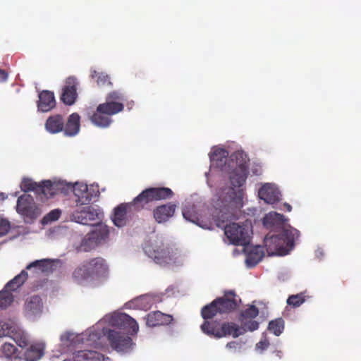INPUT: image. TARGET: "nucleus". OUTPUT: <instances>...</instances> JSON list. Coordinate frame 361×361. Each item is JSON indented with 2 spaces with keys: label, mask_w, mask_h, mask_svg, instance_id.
I'll list each match as a JSON object with an SVG mask.
<instances>
[{
  "label": "nucleus",
  "mask_w": 361,
  "mask_h": 361,
  "mask_svg": "<svg viewBox=\"0 0 361 361\" xmlns=\"http://www.w3.org/2000/svg\"><path fill=\"white\" fill-rule=\"evenodd\" d=\"M248 174V165L240 162L232 171L230 180L233 187H226L218 194L214 207L219 210L218 218H227L235 209L243 206V190L240 188L245 182Z\"/></svg>",
  "instance_id": "1"
},
{
  "label": "nucleus",
  "mask_w": 361,
  "mask_h": 361,
  "mask_svg": "<svg viewBox=\"0 0 361 361\" xmlns=\"http://www.w3.org/2000/svg\"><path fill=\"white\" fill-rule=\"evenodd\" d=\"M173 192L166 187L149 188L144 190L131 202L122 203L114 211L112 221L117 227L126 225L128 218L134 212L142 210L148 203L153 201L170 199Z\"/></svg>",
  "instance_id": "2"
},
{
  "label": "nucleus",
  "mask_w": 361,
  "mask_h": 361,
  "mask_svg": "<svg viewBox=\"0 0 361 361\" xmlns=\"http://www.w3.org/2000/svg\"><path fill=\"white\" fill-rule=\"evenodd\" d=\"M143 250L154 263L161 267H165L176 264L178 257V253L159 237L146 242Z\"/></svg>",
  "instance_id": "3"
},
{
  "label": "nucleus",
  "mask_w": 361,
  "mask_h": 361,
  "mask_svg": "<svg viewBox=\"0 0 361 361\" xmlns=\"http://www.w3.org/2000/svg\"><path fill=\"white\" fill-rule=\"evenodd\" d=\"M299 231L290 227L281 234H268L264 238V245L269 255H286L294 247L295 240L299 238Z\"/></svg>",
  "instance_id": "4"
},
{
  "label": "nucleus",
  "mask_w": 361,
  "mask_h": 361,
  "mask_svg": "<svg viewBox=\"0 0 361 361\" xmlns=\"http://www.w3.org/2000/svg\"><path fill=\"white\" fill-rule=\"evenodd\" d=\"M200 328L203 333L216 338H221L229 335L237 338L243 334L241 329L233 322H224L220 326L216 321H204Z\"/></svg>",
  "instance_id": "5"
},
{
  "label": "nucleus",
  "mask_w": 361,
  "mask_h": 361,
  "mask_svg": "<svg viewBox=\"0 0 361 361\" xmlns=\"http://www.w3.org/2000/svg\"><path fill=\"white\" fill-rule=\"evenodd\" d=\"M16 212L25 221L31 222L41 214V209L32 196L28 194L20 195L17 200Z\"/></svg>",
  "instance_id": "6"
},
{
  "label": "nucleus",
  "mask_w": 361,
  "mask_h": 361,
  "mask_svg": "<svg viewBox=\"0 0 361 361\" xmlns=\"http://www.w3.org/2000/svg\"><path fill=\"white\" fill-rule=\"evenodd\" d=\"M250 228L248 224L231 223L225 226L224 233L230 243L235 245H246L250 243Z\"/></svg>",
  "instance_id": "7"
},
{
  "label": "nucleus",
  "mask_w": 361,
  "mask_h": 361,
  "mask_svg": "<svg viewBox=\"0 0 361 361\" xmlns=\"http://www.w3.org/2000/svg\"><path fill=\"white\" fill-rule=\"evenodd\" d=\"M109 235V227L103 224H97L94 229L88 233L82 240L80 249L88 252L96 247L102 241H105Z\"/></svg>",
  "instance_id": "8"
},
{
  "label": "nucleus",
  "mask_w": 361,
  "mask_h": 361,
  "mask_svg": "<svg viewBox=\"0 0 361 361\" xmlns=\"http://www.w3.org/2000/svg\"><path fill=\"white\" fill-rule=\"evenodd\" d=\"M73 193L77 200V205H88L93 198L99 195V192L94 185L88 187L87 184L76 183L73 185Z\"/></svg>",
  "instance_id": "9"
},
{
  "label": "nucleus",
  "mask_w": 361,
  "mask_h": 361,
  "mask_svg": "<svg viewBox=\"0 0 361 361\" xmlns=\"http://www.w3.org/2000/svg\"><path fill=\"white\" fill-rule=\"evenodd\" d=\"M106 335L111 348L118 352L126 351L133 345L131 338L121 331L109 329Z\"/></svg>",
  "instance_id": "10"
},
{
  "label": "nucleus",
  "mask_w": 361,
  "mask_h": 361,
  "mask_svg": "<svg viewBox=\"0 0 361 361\" xmlns=\"http://www.w3.org/2000/svg\"><path fill=\"white\" fill-rule=\"evenodd\" d=\"M215 300L220 307L221 314H229L235 311L241 303V299L234 290H226L223 296Z\"/></svg>",
  "instance_id": "11"
},
{
  "label": "nucleus",
  "mask_w": 361,
  "mask_h": 361,
  "mask_svg": "<svg viewBox=\"0 0 361 361\" xmlns=\"http://www.w3.org/2000/svg\"><path fill=\"white\" fill-rule=\"evenodd\" d=\"M77 79L75 77H68L62 88L61 100L66 105H72L75 103L77 97Z\"/></svg>",
  "instance_id": "12"
},
{
  "label": "nucleus",
  "mask_w": 361,
  "mask_h": 361,
  "mask_svg": "<svg viewBox=\"0 0 361 361\" xmlns=\"http://www.w3.org/2000/svg\"><path fill=\"white\" fill-rule=\"evenodd\" d=\"M91 279L106 277L108 274L109 267L102 257H95L85 261Z\"/></svg>",
  "instance_id": "13"
},
{
  "label": "nucleus",
  "mask_w": 361,
  "mask_h": 361,
  "mask_svg": "<svg viewBox=\"0 0 361 361\" xmlns=\"http://www.w3.org/2000/svg\"><path fill=\"white\" fill-rule=\"evenodd\" d=\"M97 211L91 206H87L81 209L75 210L71 217V219L77 223L87 225L90 221H94L98 218Z\"/></svg>",
  "instance_id": "14"
},
{
  "label": "nucleus",
  "mask_w": 361,
  "mask_h": 361,
  "mask_svg": "<svg viewBox=\"0 0 361 361\" xmlns=\"http://www.w3.org/2000/svg\"><path fill=\"white\" fill-rule=\"evenodd\" d=\"M182 213L186 221L195 224L203 228H210V223L208 224L202 219L194 204L185 205L183 208Z\"/></svg>",
  "instance_id": "15"
},
{
  "label": "nucleus",
  "mask_w": 361,
  "mask_h": 361,
  "mask_svg": "<svg viewBox=\"0 0 361 361\" xmlns=\"http://www.w3.org/2000/svg\"><path fill=\"white\" fill-rule=\"evenodd\" d=\"M176 207V204L171 202L157 207L153 210L155 221L159 224L166 222L173 216Z\"/></svg>",
  "instance_id": "16"
},
{
  "label": "nucleus",
  "mask_w": 361,
  "mask_h": 361,
  "mask_svg": "<svg viewBox=\"0 0 361 361\" xmlns=\"http://www.w3.org/2000/svg\"><path fill=\"white\" fill-rule=\"evenodd\" d=\"M260 199L269 204H274L280 200V192L271 183L264 184L258 192Z\"/></svg>",
  "instance_id": "17"
},
{
  "label": "nucleus",
  "mask_w": 361,
  "mask_h": 361,
  "mask_svg": "<svg viewBox=\"0 0 361 361\" xmlns=\"http://www.w3.org/2000/svg\"><path fill=\"white\" fill-rule=\"evenodd\" d=\"M285 221L284 216L276 212H270L262 219L264 226L271 230L283 228Z\"/></svg>",
  "instance_id": "18"
},
{
  "label": "nucleus",
  "mask_w": 361,
  "mask_h": 361,
  "mask_svg": "<svg viewBox=\"0 0 361 361\" xmlns=\"http://www.w3.org/2000/svg\"><path fill=\"white\" fill-rule=\"evenodd\" d=\"M173 321V317L170 314H164L160 311H154L149 313L146 318V324L148 326L154 327L161 325H168Z\"/></svg>",
  "instance_id": "19"
},
{
  "label": "nucleus",
  "mask_w": 361,
  "mask_h": 361,
  "mask_svg": "<svg viewBox=\"0 0 361 361\" xmlns=\"http://www.w3.org/2000/svg\"><path fill=\"white\" fill-rule=\"evenodd\" d=\"M56 106V100L53 92L42 90L39 93L37 107L42 112H47Z\"/></svg>",
  "instance_id": "20"
},
{
  "label": "nucleus",
  "mask_w": 361,
  "mask_h": 361,
  "mask_svg": "<svg viewBox=\"0 0 361 361\" xmlns=\"http://www.w3.org/2000/svg\"><path fill=\"white\" fill-rule=\"evenodd\" d=\"M103 357V355L97 351L83 350L75 352L72 359H66L63 361H100Z\"/></svg>",
  "instance_id": "21"
},
{
  "label": "nucleus",
  "mask_w": 361,
  "mask_h": 361,
  "mask_svg": "<svg viewBox=\"0 0 361 361\" xmlns=\"http://www.w3.org/2000/svg\"><path fill=\"white\" fill-rule=\"evenodd\" d=\"M80 117L77 113L71 114L66 123L63 125V132L66 136H74L79 132L80 130Z\"/></svg>",
  "instance_id": "22"
},
{
  "label": "nucleus",
  "mask_w": 361,
  "mask_h": 361,
  "mask_svg": "<svg viewBox=\"0 0 361 361\" xmlns=\"http://www.w3.org/2000/svg\"><path fill=\"white\" fill-rule=\"evenodd\" d=\"M64 119L62 116L56 114L49 116L45 123V128L50 133L63 132Z\"/></svg>",
  "instance_id": "23"
},
{
  "label": "nucleus",
  "mask_w": 361,
  "mask_h": 361,
  "mask_svg": "<svg viewBox=\"0 0 361 361\" xmlns=\"http://www.w3.org/2000/svg\"><path fill=\"white\" fill-rule=\"evenodd\" d=\"M42 299L38 295H34L27 300L25 304V312L30 315H36L42 312Z\"/></svg>",
  "instance_id": "24"
},
{
  "label": "nucleus",
  "mask_w": 361,
  "mask_h": 361,
  "mask_svg": "<svg viewBox=\"0 0 361 361\" xmlns=\"http://www.w3.org/2000/svg\"><path fill=\"white\" fill-rule=\"evenodd\" d=\"M52 262L48 259H42L39 260H35L30 263L27 267V270L34 269V271L36 274L39 273H48L52 269Z\"/></svg>",
  "instance_id": "25"
},
{
  "label": "nucleus",
  "mask_w": 361,
  "mask_h": 361,
  "mask_svg": "<svg viewBox=\"0 0 361 361\" xmlns=\"http://www.w3.org/2000/svg\"><path fill=\"white\" fill-rule=\"evenodd\" d=\"M90 120L95 126L99 128H107L110 126L112 122V119L103 111L99 110L97 106L96 111L91 116Z\"/></svg>",
  "instance_id": "26"
},
{
  "label": "nucleus",
  "mask_w": 361,
  "mask_h": 361,
  "mask_svg": "<svg viewBox=\"0 0 361 361\" xmlns=\"http://www.w3.org/2000/svg\"><path fill=\"white\" fill-rule=\"evenodd\" d=\"M99 110L103 111L109 117L121 112L124 109L123 102H112L106 99L104 103L98 105Z\"/></svg>",
  "instance_id": "27"
},
{
  "label": "nucleus",
  "mask_w": 361,
  "mask_h": 361,
  "mask_svg": "<svg viewBox=\"0 0 361 361\" xmlns=\"http://www.w3.org/2000/svg\"><path fill=\"white\" fill-rule=\"evenodd\" d=\"M264 252L260 246L252 247L246 255V264L250 267L256 266L262 259Z\"/></svg>",
  "instance_id": "28"
},
{
  "label": "nucleus",
  "mask_w": 361,
  "mask_h": 361,
  "mask_svg": "<svg viewBox=\"0 0 361 361\" xmlns=\"http://www.w3.org/2000/svg\"><path fill=\"white\" fill-rule=\"evenodd\" d=\"M6 336L12 338L15 343L21 348H25L28 344L27 336L23 331L15 327L9 328Z\"/></svg>",
  "instance_id": "29"
},
{
  "label": "nucleus",
  "mask_w": 361,
  "mask_h": 361,
  "mask_svg": "<svg viewBox=\"0 0 361 361\" xmlns=\"http://www.w3.org/2000/svg\"><path fill=\"white\" fill-rule=\"evenodd\" d=\"M217 314H221L220 307L219 305H217L216 300H214L209 304L206 305L201 310V316L204 319V321H208V319H213Z\"/></svg>",
  "instance_id": "30"
},
{
  "label": "nucleus",
  "mask_w": 361,
  "mask_h": 361,
  "mask_svg": "<svg viewBox=\"0 0 361 361\" xmlns=\"http://www.w3.org/2000/svg\"><path fill=\"white\" fill-rule=\"evenodd\" d=\"M117 322L123 326L128 328L132 335L136 334L139 330L137 322L127 314H121L117 317Z\"/></svg>",
  "instance_id": "31"
},
{
  "label": "nucleus",
  "mask_w": 361,
  "mask_h": 361,
  "mask_svg": "<svg viewBox=\"0 0 361 361\" xmlns=\"http://www.w3.org/2000/svg\"><path fill=\"white\" fill-rule=\"evenodd\" d=\"M73 278L77 283L82 281L91 278L88 267L85 262L77 267L73 272Z\"/></svg>",
  "instance_id": "32"
},
{
  "label": "nucleus",
  "mask_w": 361,
  "mask_h": 361,
  "mask_svg": "<svg viewBox=\"0 0 361 361\" xmlns=\"http://www.w3.org/2000/svg\"><path fill=\"white\" fill-rule=\"evenodd\" d=\"M44 348L39 345H32L24 353L27 361H37L43 355Z\"/></svg>",
  "instance_id": "33"
},
{
  "label": "nucleus",
  "mask_w": 361,
  "mask_h": 361,
  "mask_svg": "<svg viewBox=\"0 0 361 361\" xmlns=\"http://www.w3.org/2000/svg\"><path fill=\"white\" fill-rule=\"evenodd\" d=\"M27 271L25 270H23L19 274L7 283L5 286L10 290L14 291L24 283L27 279Z\"/></svg>",
  "instance_id": "34"
},
{
  "label": "nucleus",
  "mask_w": 361,
  "mask_h": 361,
  "mask_svg": "<svg viewBox=\"0 0 361 361\" xmlns=\"http://www.w3.org/2000/svg\"><path fill=\"white\" fill-rule=\"evenodd\" d=\"M37 194H42L47 198L51 197L54 195V185L51 180H44L38 183Z\"/></svg>",
  "instance_id": "35"
},
{
  "label": "nucleus",
  "mask_w": 361,
  "mask_h": 361,
  "mask_svg": "<svg viewBox=\"0 0 361 361\" xmlns=\"http://www.w3.org/2000/svg\"><path fill=\"white\" fill-rule=\"evenodd\" d=\"M13 302V295L12 291L5 286L0 291V309H6Z\"/></svg>",
  "instance_id": "36"
},
{
  "label": "nucleus",
  "mask_w": 361,
  "mask_h": 361,
  "mask_svg": "<svg viewBox=\"0 0 361 361\" xmlns=\"http://www.w3.org/2000/svg\"><path fill=\"white\" fill-rule=\"evenodd\" d=\"M90 77L92 79H96V82L98 86H107L111 85L109 76L104 73H99L95 70L91 71Z\"/></svg>",
  "instance_id": "37"
},
{
  "label": "nucleus",
  "mask_w": 361,
  "mask_h": 361,
  "mask_svg": "<svg viewBox=\"0 0 361 361\" xmlns=\"http://www.w3.org/2000/svg\"><path fill=\"white\" fill-rule=\"evenodd\" d=\"M268 329L274 335L279 336L284 330V321L282 318H277L269 322Z\"/></svg>",
  "instance_id": "38"
},
{
  "label": "nucleus",
  "mask_w": 361,
  "mask_h": 361,
  "mask_svg": "<svg viewBox=\"0 0 361 361\" xmlns=\"http://www.w3.org/2000/svg\"><path fill=\"white\" fill-rule=\"evenodd\" d=\"M258 314V308L255 305H250L247 309L241 312L239 317V321L253 319L257 317Z\"/></svg>",
  "instance_id": "39"
},
{
  "label": "nucleus",
  "mask_w": 361,
  "mask_h": 361,
  "mask_svg": "<svg viewBox=\"0 0 361 361\" xmlns=\"http://www.w3.org/2000/svg\"><path fill=\"white\" fill-rule=\"evenodd\" d=\"M228 152L223 148H215L210 154V159L212 161L223 163L225 162Z\"/></svg>",
  "instance_id": "40"
},
{
  "label": "nucleus",
  "mask_w": 361,
  "mask_h": 361,
  "mask_svg": "<svg viewBox=\"0 0 361 361\" xmlns=\"http://www.w3.org/2000/svg\"><path fill=\"white\" fill-rule=\"evenodd\" d=\"M305 301V295L304 293H300L295 295H290L287 299V304L293 307L296 308L300 307Z\"/></svg>",
  "instance_id": "41"
},
{
  "label": "nucleus",
  "mask_w": 361,
  "mask_h": 361,
  "mask_svg": "<svg viewBox=\"0 0 361 361\" xmlns=\"http://www.w3.org/2000/svg\"><path fill=\"white\" fill-rule=\"evenodd\" d=\"M38 183L34 182L32 179L28 178H23L20 187L22 191L27 192L34 191L37 192Z\"/></svg>",
  "instance_id": "42"
},
{
  "label": "nucleus",
  "mask_w": 361,
  "mask_h": 361,
  "mask_svg": "<svg viewBox=\"0 0 361 361\" xmlns=\"http://www.w3.org/2000/svg\"><path fill=\"white\" fill-rule=\"evenodd\" d=\"M17 350H18L14 345L5 342L0 348V353L2 356L10 358L16 354Z\"/></svg>",
  "instance_id": "43"
},
{
  "label": "nucleus",
  "mask_w": 361,
  "mask_h": 361,
  "mask_svg": "<svg viewBox=\"0 0 361 361\" xmlns=\"http://www.w3.org/2000/svg\"><path fill=\"white\" fill-rule=\"evenodd\" d=\"M241 323L242 327L241 331L243 332V334L247 331H253L257 330L259 328V323L253 319H247L244 321H240Z\"/></svg>",
  "instance_id": "44"
},
{
  "label": "nucleus",
  "mask_w": 361,
  "mask_h": 361,
  "mask_svg": "<svg viewBox=\"0 0 361 361\" xmlns=\"http://www.w3.org/2000/svg\"><path fill=\"white\" fill-rule=\"evenodd\" d=\"M106 99L112 102H122L125 100V98L123 94L121 92L112 91L106 95Z\"/></svg>",
  "instance_id": "45"
},
{
  "label": "nucleus",
  "mask_w": 361,
  "mask_h": 361,
  "mask_svg": "<svg viewBox=\"0 0 361 361\" xmlns=\"http://www.w3.org/2000/svg\"><path fill=\"white\" fill-rule=\"evenodd\" d=\"M61 211L59 209H54L49 212L44 218L42 221L44 223H48L54 221H56L61 216Z\"/></svg>",
  "instance_id": "46"
},
{
  "label": "nucleus",
  "mask_w": 361,
  "mask_h": 361,
  "mask_svg": "<svg viewBox=\"0 0 361 361\" xmlns=\"http://www.w3.org/2000/svg\"><path fill=\"white\" fill-rule=\"evenodd\" d=\"M10 222L0 217V236L6 235L10 230Z\"/></svg>",
  "instance_id": "47"
},
{
  "label": "nucleus",
  "mask_w": 361,
  "mask_h": 361,
  "mask_svg": "<svg viewBox=\"0 0 361 361\" xmlns=\"http://www.w3.org/2000/svg\"><path fill=\"white\" fill-rule=\"evenodd\" d=\"M269 345V342L267 339H264L258 342L256 345L257 349H260L262 350L267 349Z\"/></svg>",
  "instance_id": "48"
},
{
  "label": "nucleus",
  "mask_w": 361,
  "mask_h": 361,
  "mask_svg": "<svg viewBox=\"0 0 361 361\" xmlns=\"http://www.w3.org/2000/svg\"><path fill=\"white\" fill-rule=\"evenodd\" d=\"M8 79V73L0 68V82H5Z\"/></svg>",
  "instance_id": "49"
},
{
  "label": "nucleus",
  "mask_w": 361,
  "mask_h": 361,
  "mask_svg": "<svg viewBox=\"0 0 361 361\" xmlns=\"http://www.w3.org/2000/svg\"><path fill=\"white\" fill-rule=\"evenodd\" d=\"M238 345V343L236 341H231L226 344V348L228 349H235Z\"/></svg>",
  "instance_id": "50"
},
{
  "label": "nucleus",
  "mask_w": 361,
  "mask_h": 361,
  "mask_svg": "<svg viewBox=\"0 0 361 361\" xmlns=\"http://www.w3.org/2000/svg\"><path fill=\"white\" fill-rule=\"evenodd\" d=\"M283 206L287 209L288 212H290L291 211L292 207L289 204L284 203Z\"/></svg>",
  "instance_id": "51"
},
{
  "label": "nucleus",
  "mask_w": 361,
  "mask_h": 361,
  "mask_svg": "<svg viewBox=\"0 0 361 361\" xmlns=\"http://www.w3.org/2000/svg\"><path fill=\"white\" fill-rule=\"evenodd\" d=\"M281 351H277V352H276V355H277L278 357H281Z\"/></svg>",
  "instance_id": "52"
}]
</instances>
